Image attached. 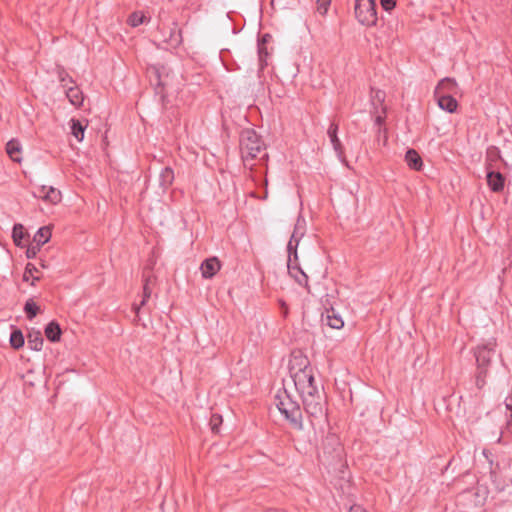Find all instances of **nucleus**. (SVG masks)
Listing matches in <instances>:
<instances>
[{
	"mask_svg": "<svg viewBox=\"0 0 512 512\" xmlns=\"http://www.w3.org/2000/svg\"><path fill=\"white\" fill-rule=\"evenodd\" d=\"M174 180V171L170 167H164L159 174V185L163 190L168 189Z\"/></svg>",
	"mask_w": 512,
	"mask_h": 512,
	"instance_id": "nucleus-20",
	"label": "nucleus"
},
{
	"mask_svg": "<svg viewBox=\"0 0 512 512\" xmlns=\"http://www.w3.org/2000/svg\"><path fill=\"white\" fill-rule=\"evenodd\" d=\"M488 374V368L478 367L475 375V385L478 389H482L486 385V377Z\"/></svg>",
	"mask_w": 512,
	"mask_h": 512,
	"instance_id": "nucleus-28",
	"label": "nucleus"
},
{
	"mask_svg": "<svg viewBox=\"0 0 512 512\" xmlns=\"http://www.w3.org/2000/svg\"><path fill=\"white\" fill-rule=\"evenodd\" d=\"M239 143L244 162L255 159L263 149V141L253 129L242 130Z\"/></svg>",
	"mask_w": 512,
	"mask_h": 512,
	"instance_id": "nucleus-3",
	"label": "nucleus"
},
{
	"mask_svg": "<svg viewBox=\"0 0 512 512\" xmlns=\"http://www.w3.org/2000/svg\"><path fill=\"white\" fill-rule=\"evenodd\" d=\"M299 242L300 239L294 238V236L291 235L290 240L287 244L288 260H294L295 262L298 261L297 248Z\"/></svg>",
	"mask_w": 512,
	"mask_h": 512,
	"instance_id": "nucleus-24",
	"label": "nucleus"
},
{
	"mask_svg": "<svg viewBox=\"0 0 512 512\" xmlns=\"http://www.w3.org/2000/svg\"><path fill=\"white\" fill-rule=\"evenodd\" d=\"M44 332L47 339L51 342H58L62 334L60 325L56 321L48 323Z\"/></svg>",
	"mask_w": 512,
	"mask_h": 512,
	"instance_id": "nucleus-19",
	"label": "nucleus"
},
{
	"mask_svg": "<svg viewBox=\"0 0 512 512\" xmlns=\"http://www.w3.org/2000/svg\"><path fill=\"white\" fill-rule=\"evenodd\" d=\"M43 336L39 330H31L27 335V346L33 351H40L43 346Z\"/></svg>",
	"mask_w": 512,
	"mask_h": 512,
	"instance_id": "nucleus-17",
	"label": "nucleus"
},
{
	"mask_svg": "<svg viewBox=\"0 0 512 512\" xmlns=\"http://www.w3.org/2000/svg\"><path fill=\"white\" fill-rule=\"evenodd\" d=\"M6 153L9 158L15 163H21L23 159V148L18 139H11L7 142L5 147Z\"/></svg>",
	"mask_w": 512,
	"mask_h": 512,
	"instance_id": "nucleus-12",
	"label": "nucleus"
},
{
	"mask_svg": "<svg viewBox=\"0 0 512 512\" xmlns=\"http://www.w3.org/2000/svg\"><path fill=\"white\" fill-rule=\"evenodd\" d=\"M384 100L385 92L382 90H376L374 95L372 96V104L375 106V108L377 107V104H379L380 107L382 108V106H384Z\"/></svg>",
	"mask_w": 512,
	"mask_h": 512,
	"instance_id": "nucleus-38",
	"label": "nucleus"
},
{
	"mask_svg": "<svg viewBox=\"0 0 512 512\" xmlns=\"http://www.w3.org/2000/svg\"><path fill=\"white\" fill-rule=\"evenodd\" d=\"M165 40L173 47H177L182 43L181 30L176 23H173V27H171L169 31V36Z\"/></svg>",
	"mask_w": 512,
	"mask_h": 512,
	"instance_id": "nucleus-22",
	"label": "nucleus"
},
{
	"mask_svg": "<svg viewBox=\"0 0 512 512\" xmlns=\"http://www.w3.org/2000/svg\"><path fill=\"white\" fill-rule=\"evenodd\" d=\"M222 416L219 415V414H212L211 418H210V426H211V430L212 432L214 433H218L219 432V427L220 425L222 424Z\"/></svg>",
	"mask_w": 512,
	"mask_h": 512,
	"instance_id": "nucleus-37",
	"label": "nucleus"
},
{
	"mask_svg": "<svg viewBox=\"0 0 512 512\" xmlns=\"http://www.w3.org/2000/svg\"><path fill=\"white\" fill-rule=\"evenodd\" d=\"M40 266H41L42 268H47V267H48V266L46 265L45 261H43V260H41V261H40Z\"/></svg>",
	"mask_w": 512,
	"mask_h": 512,
	"instance_id": "nucleus-46",
	"label": "nucleus"
},
{
	"mask_svg": "<svg viewBox=\"0 0 512 512\" xmlns=\"http://www.w3.org/2000/svg\"><path fill=\"white\" fill-rule=\"evenodd\" d=\"M145 19H146V17H145V15L143 13H141V12H133L129 16L127 22H128V24L130 26L137 27V26L143 24L145 22Z\"/></svg>",
	"mask_w": 512,
	"mask_h": 512,
	"instance_id": "nucleus-33",
	"label": "nucleus"
},
{
	"mask_svg": "<svg viewBox=\"0 0 512 512\" xmlns=\"http://www.w3.org/2000/svg\"><path fill=\"white\" fill-rule=\"evenodd\" d=\"M40 248H41L40 246H38L34 243H31L26 250L27 258H35L37 253L39 252Z\"/></svg>",
	"mask_w": 512,
	"mask_h": 512,
	"instance_id": "nucleus-39",
	"label": "nucleus"
},
{
	"mask_svg": "<svg viewBox=\"0 0 512 512\" xmlns=\"http://www.w3.org/2000/svg\"><path fill=\"white\" fill-rule=\"evenodd\" d=\"M220 268H221V263L218 260V258H216V257L207 258L202 262V264L200 266L202 277L205 279H210L214 275H216V273L220 270Z\"/></svg>",
	"mask_w": 512,
	"mask_h": 512,
	"instance_id": "nucleus-11",
	"label": "nucleus"
},
{
	"mask_svg": "<svg viewBox=\"0 0 512 512\" xmlns=\"http://www.w3.org/2000/svg\"><path fill=\"white\" fill-rule=\"evenodd\" d=\"M498 154V151L495 149V150H489L488 151V158H492L493 156H497Z\"/></svg>",
	"mask_w": 512,
	"mask_h": 512,
	"instance_id": "nucleus-45",
	"label": "nucleus"
},
{
	"mask_svg": "<svg viewBox=\"0 0 512 512\" xmlns=\"http://www.w3.org/2000/svg\"><path fill=\"white\" fill-rule=\"evenodd\" d=\"M496 340L490 339L485 343L479 344L474 349V356L478 367L488 368L491 363V358L495 352Z\"/></svg>",
	"mask_w": 512,
	"mask_h": 512,
	"instance_id": "nucleus-7",
	"label": "nucleus"
},
{
	"mask_svg": "<svg viewBox=\"0 0 512 512\" xmlns=\"http://www.w3.org/2000/svg\"><path fill=\"white\" fill-rule=\"evenodd\" d=\"M326 322L327 325L330 326L333 329H340L344 325V321L342 318L334 313V310L328 312L326 316Z\"/></svg>",
	"mask_w": 512,
	"mask_h": 512,
	"instance_id": "nucleus-27",
	"label": "nucleus"
},
{
	"mask_svg": "<svg viewBox=\"0 0 512 512\" xmlns=\"http://www.w3.org/2000/svg\"><path fill=\"white\" fill-rule=\"evenodd\" d=\"M36 272H38L37 267L32 263H27L23 274V280L28 281L30 278H32L33 281L31 284L34 285L35 281H38L40 279L39 276H34V273Z\"/></svg>",
	"mask_w": 512,
	"mask_h": 512,
	"instance_id": "nucleus-32",
	"label": "nucleus"
},
{
	"mask_svg": "<svg viewBox=\"0 0 512 512\" xmlns=\"http://www.w3.org/2000/svg\"><path fill=\"white\" fill-rule=\"evenodd\" d=\"M58 79L64 89L69 87V84H74L72 77L64 69H59Z\"/></svg>",
	"mask_w": 512,
	"mask_h": 512,
	"instance_id": "nucleus-35",
	"label": "nucleus"
},
{
	"mask_svg": "<svg viewBox=\"0 0 512 512\" xmlns=\"http://www.w3.org/2000/svg\"><path fill=\"white\" fill-rule=\"evenodd\" d=\"M25 235H26V233H25L23 225L15 224L13 227V231H12V238H13L14 243L17 246L22 245V241L24 240Z\"/></svg>",
	"mask_w": 512,
	"mask_h": 512,
	"instance_id": "nucleus-29",
	"label": "nucleus"
},
{
	"mask_svg": "<svg viewBox=\"0 0 512 512\" xmlns=\"http://www.w3.org/2000/svg\"><path fill=\"white\" fill-rule=\"evenodd\" d=\"M147 74L150 83L155 85L156 94H159L162 99L168 94L171 78L166 67L150 66L147 68Z\"/></svg>",
	"mask_w": 512,
	"mask_h": 512,
	"instance_id": "nucleus-5",
	"label": "nucleus"
},
{
	"mask_svg": "<svg viewBox=\"0 0 512 512\" xmlns=\"http://www.w3.org/2000/svg\"><path fill=\"white\" fill-rule=\"evenodd\" d=\"M292 378L294 381V385L297 391L300 393V395L310 393L311 391L315 392V390L318 389V387L315 384L312 368L309 367L308 365L294 373Z\"/></svg>",
	"mask_w": 512,
	"mask_h": 512,
	"instance_id": "nucleus-6",
	"label": "nucleus"
},
{
	"mask_svg": "<svg viewBox=\"0 0 512 512\" xmlns=\"http://www.w3.org/2000/svg\"><path fill=\"white\" fill-rule=\"evenodd\" d=\"M299 242L300 239L294 238V236L291 235L290 240L287 244L288 260H294L295 262L298 261L297 248Z\"/></svg>",
	"mask_w": 512,
	"mask_h": 512,
	"instance_id": "nucleus-23",
	"label": "nucleus"
},
{
	"mask_svg": "<svg viewBox=\"0 0 512 512\" xmlns=\"http://www.w3.org/2000/svg\"><path fill=\"white\" fill-rule=\"evenodd\" d=\"M305 231H306L305 219L299 216L294 225V230H293L292 236H294V238H298L301 240V238L305 235Z\"/></svg>",
	"mask_w": 512,
	"mask_h": 512,
	"instance_id": "nucleus-30",
	"label": "nucleus"
},
{
	"mask_svg": "<svg viewBox=\"0 0 512 512\" xmlns=\"http://www.w3.org/2000/svg\"><path fill=\"white\" fill-rule=\"evenodd\" d=\"M487 184L494 192H500L504 188L505 178L500 172H495L487 167Z\"/></svg>",
	"mask_w": 512,
	"mask_h": 512,
	"instance_id": "nucleus-13",
	"label": "nucleus"
},
{
	"mask_svg": "<svg viewBox=\"0 0 512 512\" xmlns=\"http://www.w3.org/2000/svg\"><path fill=\"white\" fill-rule=\"evenodd\" d=\"M380 3L386 11H391L396 6V0H380Z\"/></svg>",
	"mask_w": 512,
	"mask_h": 512,
	"instance_id": "nucleus-41",
	"label": "nucleus"
},
{
	"mask_svg": "<svg viewBox=\"0 0 512 512\" xmlns=\"http://www.w3.org/2000/svg\"><path fill=\"white\" fill-rule=\"evenodd\" d=\"M85 126L82 124L80 120L72 119L71 120V132L72 135L78 140L82 141L84 138Z\"/></svg>",
	"mask_w": 512,
	"mask_h": 512,
	"instance_id": "nucleus-26",
	"label": "nucleus"
},
{
	"mask_svg": "<svg viewBox=\"0 0 512 512\" xmlns=\"http://www.w3.org/2000/svg\"><path fill=\"white\" fill-rule=\"evenodd\" d=\"M275 404L280 413L289 421L292 428L304 430L300 405L293 400L286 390L279 391L275 397Z\"/></svg>",
	"mask_w": 512,
	"mask_h": 512,
	"instance_id": "nucleus-2",
	"label": "nucleus"
},
{
	"mask_svg": "<svg viewBox=\"0 0 512 512\" xmlns=\"http://www.w3.org/2000/svg\"><path fill=\"white\" fill-rule=\"evenodd\" d=\"M438 106L449 113H453L457 110L458 102L451 94H434Z\"/></svg>",
	"mask_w": 512,
	"mask_h": 512,
	"instance_id": "nucleus-14",
	"label": "nucleus"
},
{
	"mask_svg": "<svg viewBox=\"0 0 512 512\" xmlns=\"http://www.w3.org/2000/svg\"><path fill=\"white\" fill-rule=\"evenodd\" d=\"M24 311L26 317L29 320H32L34 317H36L37 313L39 312V306L32 299H29L26 301L24 305Z\"/></svg>",
	"mask_w": 512,
	"mask_h": 512,
	"instance_id": "nucleus-31",
	"label": "nucleus"
},
{
	"mask_svg": "<svg viewBox=\"0 0 512 512\" xmlns=\"http://www.w3.org/2000/svg\"><path fill=\"white\" fill-rule=\"evenodd\" d=\"M383 133H384V141H386L387 140L386 129L383 130Z\"/></svg>",
	"mask_w": 512,
	"mask_h": 512,
	"instance_id": "nucleus-47",
	"label": "nucleus"
},
{
	"mask_svg": "<svg viewBox=\"0 0 512 512\" xmlns=\"http://www.w3.org/2000/svg\"><path fill=\"white\" fill-rule=\"evenodd\" d=\"M258 54H259L260 60H262L263 56L264 55L266 56L268 53H267V51H266V49L264 47L259 45V47H258Z\"/></svg>",
	"mask_w": 512,
	"mask_h": 512,
	"instance_id": "nucleus-42",
	"label": "nucleus"
},
{
	"mask_svg": "<svg viewBox=\"0 0 512 512\" xmlns=\"http://www.w3.org/2000/svg\"><path fill=\"white\" fill-rule=\"evenodd\" d=\"M50 238H51V230L49 227L44 226L37 230V232L35 233V235L33 237L32 243L41 247L45 243H47Z\"/></svg>",
	"mask_w": 512,
	"mask_h": 512,
	"instance_id": "nucleus-21",
	"label": "nucleus"
},
{
	"mask_svg": "<svg viewBox=\"0 0 512 512\" xmlns=\"http://www.w3.org/2000/svg\"><path fill=\"white\" fill-rule=\"evenodd\" d=\"M304 410L307 414L310 426L314 432H324L328 424V408L326 395L321 389H316L301 395Z\"/></svg>",
	"mask_w": 512,
	"mask_h": 512,
	"instance_id": "nucleus-1",
	"label": "nucleus"
},
{
	"mask_svg": "<svg viewBox=\"0 0 512 512\" xmlns=\"http://www.w3.org/2000/svg\"><path fill=\"white\" fill-rule=\"evenodd\" d=\"M375 113L377 114L375 117V125L378 126V135L380 136V134L382 133L381 126L384 123L385 118H386V107L382 106V109L380 112L378 111V107H376Z\"/></svg>",
	"mask_w": 512,
	"mask_h": 512,
	"instance_id": "nucleus-34",
	"label": "nucleus"
},
{
	"mask_svg": "<svg viewBox=\"0 0 512 512\" xmlns=\"http://www.w3.org/2000/svg\"><path fill=\"white\" fill-rule=\"evenodd\" d=\"M350 512H366L363 510L360 506H353L350 510Z\"/></svg>",
	"mask_w": 512,
	"mask_h": 512,
	"instance_id": "nucleus-44",
	"label": "nucleus"
},
{
	"mask_svg": "<svg viewBox=\"0 0 512 512\" xmlns=\"http://www.w3.org/2000/svg\"><path fill=\"white\" fill-rule=\"evenodd\" d=\"M457 89V83L453 78L442 79L434 90V94H451L455 93Z\"/></svg>",
	"mask_w": 512,
	"mask_h": 512,
	"instance_id": "nucleus-16",
	"label": "nucleus"
},
{
	"mask_svg": "<svg viewBox=\"0 0 512 512\" xmlns=\"http://www.w3.org/2000/svg\"><path fill=\"white\" fill-rule=\"evenodd\" d=\"M64 90L69 102L72 105L79 107L83 104L84 95L78 86H69Z\"/></svg>",
	"mask_w": 512,
	"mask_h": 512,
	"instance_id": "nucleus-15",
	"label": "nucleus"
},
{
	"mask_svg": "<svg viewBox=\"0 0 512 512\" xmlns=\"http://www.w3.org/2000/svg\"><path fill=\"white\" fill-rule=\"evenodd\" d=\"M287 269L289 275L293 277L299 285L305 286L307 288L309 287L308 276L301 269V267L298 264V261L295 262L294 260H287Z\"/></svg>",
	"mask_w": 512,
	"mask_h": 512,
	"instance_id": "nucleus-10",
	"label": "nucleus"
},
{
	"mask_svg": "<svg viewBox=\"0 0 512 512\" xmlns=\"http://www.w3.org/2000/svg\"><path fill=\"white\" fill-rule=\"evenodd\" d=\"M405 161L411 169H414L416 171L421 170V168L423 166V162H422L420 155L414 149H409L406 152Z\"/></svg>",
	"mask_w": 512,
	"mask_h": 512,
	"instance_id": "nucleus-18",
	"label": "nucleus"
},
{
	"mask_svg": "<svg viewBox=\"0 0 512 512\" xmlns=\"http://www.w3.org/2000/svg\"><path fill=\"white\" fill-rule=\"evenodd\" d=\"M279 303H280L281 307L283 308V314H284V316H286V315H287V312H288L286 303H285L284 301H282V300H280V302H279Z\"/></svg>",
	"mask_w": 512,
	"mask_h": 512,
	"instance_id": "nucleus-43",
	"label": "nucleus"
},
{
	"mask_svg": "<svg viewBox=\"0 0 512 512\" xmlns=\"http://www.w3.org/2000/svg\"><path fill=\"white\" fill-rule=\"evenodd\" d=\"M43 198L52 203H57L61 199V193H60V191L56 190L55 188L50 187L49 190L43 196Z\"/></svg>",
	"mask_w": 512,
	"mask_h": 512,
	"instance_id": "nucleus-36",
	"label": "nucleus"
},
{
	"mask_svg": "<svg viewBox=\"0 0 512 512\" xmlns=\"http://www.w3.org/2000/svg\"><path fill=\"white\" fill-rule=\"evenodd\" d=\"M331 0H317L318 11L324 15L327 13L328 7L330 6Z\"/></svg>",
	"mask_w": 512,
	"mask_h": 512,
	"instance_id": "nucleus-40",
	"label": "nucleus"
},
{
	"mask_svg": "<svg viewBox=\"0 0 512 512\" xmlns=\"http://www.w3.org/2000/svg\"><path fill=\"white\" fill-rule=\"evenodd\" d=\"M9 341H10V345L12 348H14V349L21 348L25 343V339H24V336H23V333L21 332V330L14 329L11 332Z\"/></svg>",
	"mask_w": 512,
	"mask_h": 512,
	"instance_id": "nucleus-25",
	"label": "nucleus"
},
{
	"mask_svg": "<svg viewBox=\"0 0 512 512\" xmlns=\"http://www.w3.org/2000/svg\"><path fill=\"white\" fill-rule=\"evenodd\" d=\"M337 134H338V124L332 122L327 129V135L330 139V142L333 146L334 151L337 154V157L341 161H344L345 160L344 147H343L340 139L338 138Z\"/></svg>",
	"mask_w": 512,
	"mask_h": 512,
	"instance_id": "nucleus-9",
	"label": "nucleus"
},
{
	"mask_svg": "<svg viewBox=\"0 0 512 512\" xmlns=\"http://www.w3.org/2000/svg\"><path fill=\"white\" fill-rule=\"evenodd\" d=\"M143 281H144V284H143L142 300L140 301L139 304L133 305V310L135 312L134 321L136 323H139L141 320L140 315H139L140 309L142 307H144L146 305L147 301L150 299L151 294H152V287L155 285L156 278L151 271H144Z\"/></svg>",
	"mask_w": 512,
	"mask_h": 512,
	"instance_id": "nucleus-8",
	"label": "nucleus"
},
{
	"mask_svg": "<svg viewBox=\"0 0 512 512\" xmlns=\"http://www.w3.org/2000/svg\"><path fill=\"white\" fill-rule=\"evenodd\" d=\"M355 17L362 25L372 27L378 20L376 0H355Z\"/></svg>",
	"mask_w": 512,
	"mask_h": 512,
	"instance_id": "nucleus-4",
	"label": "nucleus"
}]
</instances>
